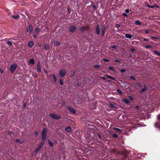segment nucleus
<instances>
[{
	"label": "nucleus",
	"instance_id": "nucleus-1",
	"mask_svg": "<svg viewBox=\"0 0 160 160\" xmlns=\"http://www.w3.org/2000/svg\"><path fill=\"white\" fill-rule=\"evenodd\" d=\"M44 144V142H41L39 145L38 146V148H36V150L34 151L33 153V154L35 155L36 154L37 152L39 151V150L41 149V148L43 146Z\"/></svg>",
	"mask_w": 160,
	"mask_h": 160
},
{
	"label": "nucleus",
	"instance_id": "nucleus-2",
	"mask_svg": "<svg viewBox=\"0 0 160 160\" xmlns=\"http://www.w3.org/2000/svg\"><path fill=\"white\" fill-rule=\"evenodd\" d=\"M49 115L51 118L56 119H59L61 118V117L60 116L53 113H50Z\"/></svg>",
	"mask_w": 160,
	"mask_h": 160
},
{
	"label": "nucleus",
	"instance_id": "nucleus-3",
	"mask_svg": "<svg viewBox=\"0 0 160 160\" xmlns=\"http://www.w3.org/2000/svg\"><path fill=\"white\" fill-rule=\"evenodd\" d=\"M18 67L17 64L16 63L13 64L10 67V70L12 73L14 72V71Z\"/></svg>",
	"mask_w": 160,
	"mask_h": 160
},
{
	"label": "nucleus",
	"instance_id": "nucleus-4",
	"mask_svg": "<svg viewBox=\"0 0 160 160\" xmlns=\"http://www.w3.org/2000/svg\"><path fill=\"white\" fill-rule=\"evenodd\" d=\"M67 73L66 71L64 69H62L59 72V75L61 77H63L65 76Z\"/></svg>",
	"mask_w": 160,
	"mask_h": 160
},
{
	"label": "nucleus",
	"instance_id": "nucleus-5",
	"mask_svg": "<svg viewBox=\"0 0 160 160\" xmlns=\"http://www.w3.org/2000/svg\"><path fill=\"white\" fill-rule=\"evenodd\" d=\"M77 29V27L74 25H72L70 28V32H75Z\"/></svg>",
	"mask_w": 160,
	"mask_h": 160
},
{
	"label": "nucleus",
	"instance_id": "nucleus-6",
	"mask_svg": "<svg viewBox=\"0 0 160 160\" xmlns=\"http://www.w3.org/2000/svg\"><path fill=\"white\" fill-rule=\"evenodd\" d=\"M67 108L71 113H76L75 110L72 107L68 106L67 107Z\"/></svg>",
	"mask_w": 160,
	"mask_h": 160
},
{
	"label": "nucleus",
	"instance_id": "nucleus-7",
	"mask_svg": "<svg viewBox=\"0 0 160 160\" xmlns=\"http://www.w3.org/2000/svg\"><path fill=\"white\" fill-rule=\"evenodd\" d=\"M37 69L38 72H41V67L40 66V62L39 61L38 62V65L37 67Z\"/></svg>",
	"mask_w": 160,
	"mask_h": 160
},
{
	"label": "nucleus",
	"instance_id": "nucleus-8",
	"mask_svg": "<svg viewBox=\"0 0 160 160\" xmlns=\"http://www.w3.org/2000/svg\"><path fill=\"white\" fill-rule=\"evenodd\" d=\"M110 107L112 108H115L116 107V103H109Z\"/></svg>",
	"mask_w": 160,
	"mask_h": 160
},
{
	"label": "nucleus",
	"instance_id": "nucleus-9",
	"mask_svg": "<svg viewBox=\"0 0 160 160\" xmlns=\"http://www.w3.org/2000/svg\"><path fill=\"white\" fill-rule=\"evenodd\" d=\"M72 130V128L70 126L66 127L65 128V130L66 131L68 132H70Z\"/></svg>",
	"mask_w": 160,
	"mask_h": 160
},
{
	"label": "nucleus",
	"instance_id": "nucleus-10",
	"mask_svg": "<svg viewBox=\"0 0 160 160\" xmlns=\"http://www.w3.org/2000/svg\"><path fill=\"white\" fill-rule=\"evenodd\" d=\"M34 45L33 41H30L28 43V45L29 48H32Z\"/></svg>",
	"mask_w": 160,
	"mask_h": 160
},
{
	"label": "nucleus",
	"instance_id": "nucleus-11",
	"mask_svg": "<svg viewBox=\"0 0 160 160\" xmlns=\"http://www.w3.org/2000/svg\"><path fill=\"white\" fill-rule=\"evenodd\" d=\"M42 134H45L47 135V129L46 128H44L43 129L42 132Z\"/></svg>",
	"mask_w": 160,
	"mask_h": 160
},
{
	"label": "nucleus",
	"instance_id": "nucleus-12",
	"mask_svg": "<svg viewBox=\"0 0 160 160\" xmlns=\"http://www.w3.org/2000/svg\"><path fill=\"white\" fill-rule=\"evenodd\" d=\"M96 32L98 34H100V30L99 28V25L98 24L96 27Z\"/></svg>",
	"mask_w": 160,
	"mask_h": 160
},
{
	"label": "nucleus",
	"instance_id": "nucleus-13",
	"mask_svg": "<svg viewBox=\"0 0 160 160\" xmlns=\"http://www.w3.org/2000/svg\"><path fill=\"white\" fill-rule=\"evenodd\" d=\"M147 89V88L145 85L144 86V87L140 90V93H142L143 92L145 91Z\"/></svg>",
	"mask_w": 160,
	"mask_h": 160
},
{
	"label": "nucleus",
	"instance_id": "nucleus-14",
	"mask_svg": "<svg viewBox=\"0 0 160 160\" xmlns=\"http://www.w3.org/2000/svg\"><path fill=\"white\" fill-rule=\"evenodd\" d=\"M125 35L126 38L129 39H131L132 37V35L130 34H125Z\"/></svg>",
	"mask_w": 160,
	"mask_h": 160
},
{
	"label": "nucleus",
	"instance_id": "nucleus-15",
	"mask_svg": "<svg viewBox=\"0 0 160 160\" xmlns=\"http://www.w3.org/2000/svg\"><path fill=\"white\" fill-rule=\"evenodd\" d=\"M45 48L46 50H47L49 49V46L48 44H46L44 45Z\"/></svg>",
	"mask_w": 160,
	"mask_h": 160
},
{
	"label": "nucleus",
	"instance_id": "nucleus-16",
	"mask_svg": "<svg viewBox=\"0 0 160 160\" xmlns=\"http://www.w3.org/2000/svg\"><path fill=\"white\" fill-rule=\"evenodd\" d=\"M12 18H14L15 19H17L19 18V16L18 15H12Z\"/></svg>",
	"mask_w": 160,
	"mask_h": 160
},
{
	"label": "nucleus",
	"instance_id": "nucleus-17",
	"mask_svg": "<svg viewBox=\"0 0 160 160\" xmlns=\"http://www.w3.org/2000/svg\"><path fill=\"white\" fill-rule=\"evenodd\" d=\"M54 45L55 46H59L60 45V43L58 41H56L54 42Z\"/></svg>",
	"mask_w": 160,
	"mask_h": 160
},
{
	"label": "nucleus",
	"instance_id": "nucleus-18",
	"mask_svg": "<svg viewBox=\"0 0 160 160\" xmlns=\"http://www.w3.org/2000/svg\"><path fill=\"white\" fill-rule=\"evenodd\" d=\"M29 62L30 64H34V61L33 59L32 58L29 60Z\"/></svg>",
	"mask_w": 160,
	"mask_h": 160
},
{
	"label": "nucleus",
	"instance_id": "nucleus-19",
	"mask_svg": "<svg viewBox=\"0 0 160 160\" xmlns=\"http://www.w3.org/2000/svg\"><path fill=\"white\" fill-rule=\"evenodd\" d=\"M154 126L156 128H160V124L159 122H157L155 124Z\"/></svg>",
	"mask_w": 160,
	"mask_h": 160
},
{
	"label": "nucleus",
	"instance_id": "nucleus-20",
	"mask_svg": "<svg viewBox=\"0 0 160 160\" xmlns=\"http://www.w3.org/2000/svg\"><path fill=\"white\" fill-rule=\"evenodd\" d=\"M123 101L126 104H129V102L127 99L124 98L123 99Z\"/></svg>",
	"mask_w": 160,
	"mask_h": 160
},
{
	"label": "nucleus",
	"instance_id": "nucleus-21",
	"mask_svg": "<svg viewBox=\"0 0 160 160\" xmlns=\"http://www.w3.org/2000/svg\"><path fill=\"white\" fill-rule=\"evenodd\" d=\"M135 23L138 25H141V23L140 21L138 20L136 21L135 22Z\"/></svg>",
	"mask_w": 160,
	"mask_h": 160
},
{
	"label": "nucleus",
	"instance_id": "nucleus-22",
	"mask_svg": "<svg viewBox=\"0 0 160 160\" xmlns=\"http://www.w3.org/2000/svg\"><path fill=\"white\" fill-rule=\"evenodd\" d=\"M46 135L42 134V140L43 141L45 140L46 139Z\"/></svg>",
	"mask_w": 160,
	"mask_h": 160
},
{
	"label": "nucleus",
	"instance_id": "nucleus-23",
	"mask_svg": "<svg viewBox=\"0 0 160 160\" xmlns=\"http://www.w3.org/2000/svg\"><path fill=\"white\" fill-rule=\"evenodd\" d=\"M86 28L85 27L82 26L81 28L80 29V30L82 32H84Z\"/></svg>",
	"mask_w": 160,
	"mask_h": 160
},
{
	"label": "nucleus",
	"instance_id": "nucleus-24",
	"mask_svg": "<svg viewBox=\"0 0 160 160\" xmlns=\"http://www.w3.org/2000/svg\"><path fill=\"white\" fill-rule=\"evenodd\" d=\"M52 76L54 78V82H56L57 81V78L55 74L53 73Z\"/></svg>",
	"mask_w": 160,
	"mask_h": 160
},
{
	"label": "nucleus",
	"instance_id": "nucleus-25",
	"mask_svg": "<svg viewBox=\"0 0 160 160\" xmlns=\"http://www.w3.org/2000/svg\"><path fill=\"white\" fill-rule=\"evenodd\" d=\"M113 129L114 130L118 131L119 132H121L122 131V130L121 129H120L119 128H114Z\"/></svg>",
	"mask_w": 160,
	"mask_h": 160
},
{
	"label": "nucleus",
	"instance_id": "nucleus-26",
	"mask_svg": "<svg viewBox=\"0 0 160 160\" xmlns=\"http://www.w3.org/2000/svg\"><path fill=\"white\" fill-rule=\"evenodd\" d=\"M48 142L50 146L53 147V143L51 142L49 140H48Z\"/></svg>",
	"mask_w": 160,
	"mask_h": 160
},
{
	"label": "nucleus",
	"instance_id": "nucleus-27",
	"mask_svg": "<svg viewBox=\"0 0 160 160\" xmlns=\"http://www.w3.org/2000/svg\"><path fill=\"white\" fill-rule=\"evenodd\" d=\"M106 77H107L108 78H109V79H112L113 80H115V79L114 78L108 75H106Z\"/></svg>",
	"mask_w": 160,
	"mask_h": 160
},
{
	"label": "nucleus",
	"instance_id": "nucleus-28",
	"mask_svg": "<svg viewBox=\"0 0 160 160\" xmlns=\"http://www.w3.org/2000/svg\"><path fill=\"white\" fill-rule=\"evenodd\" d=\"M153 52L157 56H160V53L158 52L157 51H154Z\"/></svg>",
	"mask_w": 160,
	"mask_h": 160
},
{
	"label": "nucleus",
	"instance_id": "nucleus-29",
	"mask_svg": "<svg viewBox=\"0 0 160 160\" xmlns=\"http://www.w3.org/2000/svg\"><path fill=\"white\" fill-rule=\"evenodd\" d=\"M105 29V27L104 26L102 28V33L103 35L104 34Z\"/></svg>",
	"mask_w": 160,
	"mask_h": 160
},
{
	"label": "nucleus",
	"instance_id": "nucleus-30",
	"mask_svg": "<svg viewBox=\"0 0 160 160\" xmlns=\"http://www.w3.org/2000/svg\"><path fill=\"white\" fill-rule=\"evenodd\" d=\"M29 31L32 32V25H30L29 27Z\"/></svg>",
	"mask_w": 160,
	"mask_h": 160
},
{
	"label": "nucleus",
	"instance_id": "nucleus-31",
	"mask_svg": "<svg viewBox=\"0 0 160 160\" xmlns=\"http://www.w3.org/2000/svg\"><path fill=\"white\" fill-rule=\"evenodd\" d=\"M7 43L9 46H12V43L11 41H8Z\"/></svg>",
	"mask_w": 160,
	"mask_h": 160
},
{
	"label": "nucleus",
	"instance_id": "nucleus-32",
	"mask_svg": "<svg viewBox=\"0 0 160 160\" xmlns=\"http://www.w3.org/2000/svg\"><path fill=\"white\" fill-rule=\"evenodd\" d=\"M117 92L120 94H122V92L119 89H118L117 90Z\"/></svg>",
	"mask_w": 160,
	"mask_h": 160
},
{
	"label": "nucleus",
	"instance_id": "nucleus-33",
	"mask_svg": "<svg viewBox=\"0 0 160 160\" xmlns=\"http://www.w3.org/2000/svg\"><path fill=\"white\" fill-rule=\"evenodd\" d=\"M136 85L137 87H140L141 86V84L139 83H136Z\"/></svg>",
	"mask_w": 160,
	"mask_h": 160
},
{
	"label": "nucleus",
	"instance_id": "nucleus-34",
	"mask_svg": "<svg viewBox=\"0 0 160 160\" xmlns=\"http://www.w3.org/2000/svg\"><path fill=\"white\" fill-rule=\"evenodd\" d=\"M128 99L131 100H133V98L131 96H129L128 97Z\"/></svg>",
	"mask_w": 160,
	"mask_h": 160
},
{
	"label": "nucleus",
	"instance_id": "nucleus-35",
	"mask_svg": "<svg viewBox=\"0 0 160 160\" xmlns=\"http://www.w3.org/2000/svg\"><path fill=\"white\" fill-rule=\"evenodd\" d=\"M16 142H19V143H20V144H22V142H21V141H20V140H19V139H16Z\"/></svg>",
	"mask_w": 160,
	"mask_h": 160
},
{
	"label": "nucleus",
	"instance_id": "nucleus-36",
	"mask_svg": "<svg viewBox=\"0 0 160 160\" xmlns=\"http://www.w3.org/2000/svg\"><path fill=\"white\" fill-rule=\"evenodd\" d=\"M108 68L112 70V71H114V68H113V67L112 66H110V67H109V68Z\"/></svg>",
	"mask_w": 160,
	"mask_h": 160
},
{
	"label": "nucleus",
	"instance_id": "nucleus-37",
	"mask_svg": "<svg viewBox=\"0 0 160 160\" xmlns=\"http://www.w3.org/2000/svg\"><path fill=\"white\" fill-rule=\"evenodd\" d=\"M40 31V29L38 28H36L35 29V31L36 32H38Z\"/></svg>",
	"mask_w": 160,
	"mask_h": 160
},
{
	"label": "nucleus",
	"instance_id": "nucleus-38",
	"mask_svg": "<svg viewBox=\"0 0 160 160\" xmlns=\"http://www.w3.org/2000/svg\"><path fill=\"white\" fill-rule=\"evenodd\" d=\"M94 67L96 68H99L100 67V66L98 65H97L94 66Z\"/></svg>",
	"mask_w": 160,
	"mask_h": 160
},
{
	"label": "nucleus",
	"instance_id": "nucleus-39",
	"mask_svg": "<svg viewBox=\"0 0 160 160\" xmlns=\"http://www.w3.org/2000/svg\"><path fill=\"white\" fill-rule=\"evenodd\" d=\"M60 83L61 85H62L63 84V81L61 79L60 80Z\"/></svg>",
	"mask_w": 160,
	"mask_h": 160
},
{
	"label": "nucleus",
	"instance_id": "nucleus-40",
	"mask_svg": "<svg viewBox=\"0 0 160 160\" xmlns=\"http://www.w3.org/2000/svg\"><path fill=\"white\" fill-rule=\"evenodd\" d=\"M113 137L115 138H117L118 137V135L116 134H114L113 135Z\"/></svg>",
	"mask_w": 160,
	"mask_h": 160
},
{
	"label": "nucleus",
	"instance_id": "nucleus-41",
	"mask_svg": "<svg viewBox=\"0 0 160 160\" xmlns=\"http://www.w3.org/2000/svg\"><path fill=\"white\" fill-rule=\"evenodd\" d=\"M151 46L150 45H147L145 46V48H149L151 47Z\"/></svg>",
	"mask_w": 160,
	"mask_h": 160
},
{
	"label": "nucleus",
	"instance_id": "nucleus-42",
	"mask_svg": "<svg viewBox=\"0 0 160 160\" xmlns=\"http://www.w3.org/2000/svg\"><path fill=\"white\" fill-rule=\"evenodd\" d=\"M103 61H105V62H108V61H109L108 59H105V58H103Z\"/></svg>",
	"mask_w": 160,
	"mask_h": 160
},
{
	"label": "nucleus",
	"instance_id": "nucleus-43",
	"mask_svg": "<svg viewBox=\"0 0 160 160\" xmlns=\"http://www.w3.org/2000/svg\"><path fill=\"white\" fill-rule=\"evenodd\" d=\"M129 9H126L125 11V12L127 13H128L129 12Z\"/></svg>",
	"mask_w": 160,
	"mask_h": 160
},
{
	"label": "nucleus",
	"instance_id": "nucleus-44",
	"mask_svg": "<svg viewBox=\"0 0 160 160\" xmlns=\"http://www.w3.org/2000/svg\"><path fill=\"white\" fill-rule=\"evenodd\" d=\"M135 108L137 110H138L139 109V107L138 106H136L135 107Z\"/></svg>",
	"mask_w": 160,
	"mask_h": 160
},
{
	"label": "nucleus",
	"instance_id": "nucleus-45",
	"mask_svg": "<svg viewBox=\"0 0 160 160\" xmlns=\"http://www.w3.org/2000/svg\"><path fill=\"white\" fill-rule=\"evenodd\" d=\"M0 70L1 73L2 74L3 73V72H4L3 70L2 69H0Z\"/></svg>",
	"mask_w": 160,
	"mask_h": 160
},
{
	"label": "nucleus",
	"instance_id": "nucleus-46",
	"mask_svg": "<svg viewBox=\"0 0 160 160\" xmlns=\"http://www.w3.org/2000/svg\"><path fill=\"white\" fill-rule=\"evenodd\" d=\"M120 71L121 72H124L126 71V70L123 69H121L120 70Z\"/></svg>",
	"mask_w": 160,
	"mask_h": 160
},
{
	"label": "nucleus",
	"instance_id": "nucleus-47",
	"mask_svg": "<svg viewBox=\"0 0 160 160\" xmlns=\"http://www.w3.org/2000/svg\"><path fill=\"white\" fill-rule=\"evenodd\" d=\"M130 78L131 79H132L134 80H136V79L133 77H131Z\"/></svg>",
	"mask_w": 160,
	"mask_h": 160
},
{
	"label": "nucleus",
	"instance_id": "nucleus-48",
	"mask_svg": "<svg viewBox=\"0 0 160 160\" xmlns=\"http://www.w3.org/2000/svg\"><path fill=\"white\" fill-rule=\"evenodd\" d=\"M120 27V25L118 24H116V27L117 28H119V27Z\"/></svg>",
	"mask_w": 160,
	"mask_h": 160
},
{
	"label": "nucleus",
	"instance_id": "nucleus-49",
	"mask_svg": "<svg viewBox=\"0 0 160 160\" xmlns=\"http://www.w3.org/2000/svg\"><path fill=\"white\" fill-rule=\"evenodd\" d=\"M142 38L145 41H148V39L147 38Z\"/></svg>",
	"mask_w": 160,
	"mask_h": 160
},
{
	"label": "nucleus",
	"instance_id": "nucleus-50",
	"mask_svg": "<svg viewBox=\"0 0 160 160\" xmlns=\"http://www.w3.org/2000/svg\"><path fill=\"white\" fill-rule=\"evenodd\" d=\"M148 7H150V8H154V7L153 6H149V5H148Z\"/></svg>",
	"mask_w": 160,
	"mask_h": 160
},
{
	"label": "nucleus",
	"instance_id": "nucleus-51",
	"mask_svg": "<svg viewBox=\"0 0 160 160\" xmlns=\"http://www.w3.org/2000/svg\"><path fill=\"white\" fill-rule=\"evenodd\" d=\"M33 37L35 38H37V36L36 35V34L34 33H33Z\"/></svg>",
	"mask_w": 160,
	"mask_h": 160
},
{
	"label": "nucleus",
	"instance_id": "nucleus-52",
	"mask_svg": "<svg viewBox=\"0 0 160 160\" xmlns=\"http://www.w3.org/2000/svg\"><path fill=\"white\" fill-rule=\"evenodd\" d=\"M12 132L9 131L8 132V134L11 135L12 134Z\"/></svg>",
	"mask_w": 160,
	"mask_h": 160
},
{
	"label": "nucleus",
	"instance_id": "nucleus-53",
	"mask_svg": "<svg viewBox=\"0 0 160 160\" xmlns=\"http://www.w3.org/2000/svg\"><path fill=\"white\" fill-rule=\"evenodd\" d=\"M149 32L148 30H147L145 31V32L147 34H148L149 33Z\"/></svg>",
	"mask_w": 160,
	"mask_h": 160
},
{
	"label": "nucleus",
	"instance_id": "nucleus-54",
	"mask_svg": "<svg viewBox=\"0 0 160 160\" xmlns=\"http://www.w3.org/2000/svg\"><path fill=\"white\" fill-rule=\"evenodd\" d=\"M160 118V115H159L157 116V119L159 120Z\"/></svg>",
	"mask_w": 160,
	"mask_h": 160
},
{
	"label": "nucleus",
	"instance_id": "nucleus-55",
	"mask_svg": "<svg viewBox=\"0 0 160 160\" xmlns=\"http://www.w3.org/2000/svg\"><path fill=\"white\" fill-rule=\"evenodd\" d=\"M151 38H153V39H154V38H157L156 37H153V36H151Z\"/></svg>",
	"mask_w": 160,
	"mask_h": 160
},
{
	"label": "nucleus",
	"instance_id": "nucleus-56",
	"mask_svg": "<svg viewBox=\"0 0 160 160\" xmlns=\"http://www.w3.org/2000/svg\"><path fill=\"white\" fill-rule=\"evenodd\" d=\"M123 15L124 16H126V17H127V14L126 13H124L123 14Z\"/></svg>",
	"mask_w": 160,
	"mask_h": 160
},
{
	"label": "nucleus",
	"instance_id": "nucleus-57",
	"mask_svg": "<svg viewBox=\"0 0 160 160\" xmlns=\"http://www.w3.org/2000/svg\"><path fill=\"white\" fill-rule=\"evenodd\" d=\"M98 136L99 138L100 139H101V136L99 134H98Z\"/></svg>",
	"mask_w": 160,
	"mask_h": 160
},
{
	"label": "nucleus",
	"instance_id": "nucleus-58",
	"mask_svg": "<svg viewBox=\"0 0 160 160\" xmlns=\"http://www.w3.org/2000/svg\"><path fill=\"white\" fill-rule=\"evenodd\" d=\"M130 51H131L132 52H133L134 51V49L133 48H131L130 49Z\"/></svg>",
	"mask_w": 160,
	"mask_h": 160
},
{
	"label": "nucleus",
	"instance_id": "nucleus-59",
	"mask_svg": "<svg viewBox=\"0 0 160 160\" xmlns=\"http://www.w3.org/2000/svg\"><path fill=\"white\" fill-rule=\"evenodd\" d=\"M115 62H120V61H119V60H115Z\"/></svg>",
	"mask_w": 160,
	"mask_h": 160
},
{
	"label": "nucleus",
	"instance_id": "nucleus-60",
	"mask_svg": "<svg viewBox=\"0 0 160 160\" xmlns=\"http://www.w3.org/2000/svg\"><path fill=\"white\" fill-rule=\"evenodd\" d=\"M101 78H102V79H103V80H105L106 79V78H105V77H101Z\"/></svg>",
	"mask_w": 160,
	"mask_h": 160
},
{
	"label": "nucleus",
	"instance_id": "nucleus-61",
	"mask_svg": "<svg viewBox=\"0 0 160 160\" xmlns=\"http://www.w3.org/2000/svg\"><path fill=\"white\" fill-rule=\"evenodd\" d=\"M44 72L46 74H48V72L46 70H44Z\"/></svg>",
	"mask_w": 160,
	"mask_h": 160
},
{
	"label": "nucleus",
	"instance_id": "nucleus-62",
	"mask_svg": "<svg viewBox=\"0 0 160 160\" xmlns=\"http://www.w3.org/2000/svg\"><path fill=\"white\" fill-rule=\"evenodd\" d=\"M26 104L25 103H24V108H25L26 107Z\"/></svg>",
	"mask_w": 160,
	"mask_h": 160
},
{
	"label": "nucleus",
	"instance_id": "nucleus-63",
	"mask_svg": "<svg viewBox=\"0 0 160 160\" xmlns=\"http://www.w3.org/2000/svg\"><path fill=\"white\" fill-rule=\"evenodd\" d=\"M116 46H112V47H111V48H116Z\"/></svg>",
	"mask_w": 160,
	"mask_h": 160
},
{
	"label": "nucleus",
	"instance_id": "nucleus-64",
	"mask_svg": "<svg viewBox=\"0 0 160 160\" xmlns=\"http://www.w3.org/2000/svg\"><path fill=\"white\" fill-rule=\"evenodd\" d=\"M131 56H132V55H131V54H130V55H129V57H131Z\"/></svg>",
	"mask_w": 160,
	"mask_h": 160
}]
</instances>
